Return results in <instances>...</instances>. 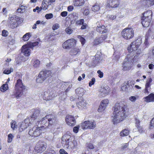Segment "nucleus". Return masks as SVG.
Masks as SVG:
<instances>
[{
    "instance_id": "obj_1",
    "label": "nucleus",
    "mask_w": 154,
    "mask_h": 154,
    "mask_svg": "<svg viewBox=\"0 0 154 154\" xmlns=\"http://www.w3.org/2000/svg\"><path fill=\"white\" fill-rule=\"evenodd\" d=\"M127 112L128 108L126 105L122 102L116 103L112 116L113 124H117L125 119L127 116Z\"/></svg>"
},
{
    "instance_id": "obj_2",
    "label": "nucleus",
    "mask_w": 154,
    "mask_h": 154,
    "mask_svg": "<svg viewBox=\"0 0 154 154\" xmlns=\"http://www.w3.org/2000/svg\"><path fill=\"white\" fill-rule=\"evenodd\" d=\"M73 138L68 134H65L61 138V143L63 147L68 151H72L77 146V142L73 140Z\"/></svg>"
},
{
    "instance_id": "obj_3",
    "label": "nucleus",
    "mask_w": 154,
    "mask_h": 154,
    "mask_svg": "<svg viewBox=\"0 0 154 154\" xmlns=\"http://www.w3.org/2000/svg\"><path fill=\"white\" fill-rule=\"evenodd\" d=\"M56 118L55 116L52 115H46L42 118L41 119V124L45 128H48L50 125H51L56 123Z\"/></svg>"
},
{
    "instance_id": "obj_4",
    "label": "nucleus",
    "mask_w": 154,
    "mask_h": 154,
    "mask_svg": "<svg viewBox=\"0 0 154 154\" xmlns=\"http://www.w3.org/2000/svg\"><path fill=\"white\" fill-rule=\"evenodd\" d=\"M15 89L12 94V96H14L17 98L20 97L22 95V91L25 89V86L22 82V80L20 79L17 80L15 84Z\"/></svg>"
},
{
    "instance_id": "obj_5",
    "label": "nucleus",
    "mask_w": 154,
    "mask_h": 154,
    "mask_svg": "<svg viewBox=\"0 0 154 154\" xmlns=\"http://www.w3.org/2000/svg\"><path fill=\"white\" fill-rule=\"evenodd\" d=\"M51 73L50 70H45L41 71L37 78V82L39 83L43 82L48 76L51 75Z\"/></svg>"
},
{
    "instance_id": "obj_6",
    "label": "nucleus",
    "mask_w": 154,
    "mask_h": 154,
    "mask_svg": "<svg viewBox=\"0 0 154 154\" xmlns=\"http://www.w3.org/2000/svg\"><path fill=\"white\" fill-rule=\"evenodd\" d=\"M122 36L126 40H129L133 38L134 32L132 28H128L124 29L122 32Z\"/></svg>"
},
{
    "instance_id": "obj_7",
    "label": "nucleus",
    "mask_w": 154,
    "mask_h": 154,
    "mask_svg": "<svg viewBox=\"0 0 154 154\" xmlns=\"http://www.w3.org/2000/svg\"><path fill=\"white\" fill-rule=\"evenodd\" d=\"M40 111L38 109L35 110L33 114L29 118L31 121H34L35 125L36 126H38L39 123H41L40 119L42 116L41 114L40 115Z\"/></svg>"
},
{
    "instance_id": "obj_8",
    "label": "nucleus",
    "mask_w": 154,
    "mask_h": 154,
    "mask_svg": "<svg viewBox=\"0 0 154 154\" xmlns=\"http://www.w3.org/2000/svg\"><path fill=\"white\" fill-rule=\"evenodd\" d=\"M133 61L132 57H131L130 55L128 54L127 57L125 59L123 70L125 71L130 69L132 67Z\"/></svg>"
},
{
    "instance_id": "obj_9",
    "label": "nucleus",
    "mask_w": 154,
    "mask_h": 154,
    "mask_svg": "<svg viewBox=\"0 0 154 154\" xmlns=\"http://www.w3.org/2000/svg\"><path fill=\"white\" fill-rule=\"evenodd\" d=\"M44 128L42 125L40 127H34L30 129L29 131V134L32 136L38 137L42 133V130L41 128Z\"/></svg>"
},
{
    "instance_id": "obj_10",
    "label": "nucleus",
    "mask_w": 154,
    "mask_h": 154,
    "mask_svg": "<svg viewBox=\"0 0 154 154\" xmlns=\"http://www.w3.org/2000/svg\"><path fill=\"white\" fill-rule=\"evenodd\" d=\"M80 126L83 129H94L96 126L95 122L92 121H85L81 124Z\"/></svg>"
},
{
    "instance_id": "obj_11",
    "label": "nucleus",
    "mask_w": 154,
    "mask_h": 154,
    "mask_svg": "<svg viewBox=\"0 0 154 154\" xmlns=\"http://www.w3.org/2000/svg\"><path fill=\"white\" fill-rule=\"evenodd\" d=\"M76 41L73 38L69 39L65 42L63 45V47L69 49L75 45Z\"/></svg>"
},
{
    "instance_id": "obj_12",
    "label": "nucleus",
    "mask_w": 154,
    "mask_h": 154,
    "mask_svg": "<svg viewBox=\"0 0 154 154\" xmlns=\"http://www.w3.org/2000/svg\"><path fill=\"white\" fill-rule=\"evenodd\" d=\"M32 125H33L35 126L34 121H31L29 118L26 119L24 121L22 122L20 125V128L23 130L26 129L29 126H30Z\"/></svg>"
},
{
    "instance_id": "obj_13",
    "label": "nucleus",
    "mask_w": 154,
    "mask_h": 154,
    "mask_svg": "<svg viewBox=\"0 0 154 154\" xmlns=\"http://www.w3.org/2000/svg\"><path fill=\"white\" fill-rule=\"evenodd\" d=\"M46 145L42 142H38L36 144L35 149L38 153H42L46 149Z\"/></svg>"
},
{
    "instance_id": "obj_14",
    "label": "nucleus",
    "mask_w": 154,
    "mask_h": 154,
    "mask_svg": "<svg viewBox=\"0 0 154 154\" xmlns=\"http://www.w3.org/2000/svg\"><path fill=\"white\" fill-rule=\"evenodd\" d=\"M109 103V101L107 99H105L102 100L98 108V112H101L103 111L106 108Z\"/></svg>"
},
{
    "instance_id": "obj_15",
    "label": "nucleus",
    "mask_w": 154,
    "mask_h": 154,
    "mask_svg": "<svg viewBox=\"0 0 154 154\" xmlns=\"http://www.w3.org/2000/svg\"><path fill=\"white\" fill-rule=\"evenodd\" d=\"M66 121L67 124L70 126H73L75 124V120L73 116L69 115L66 117Z\"/></svg>"
},
{
    "instance_id": "obj_16",
    "label": "nucleus",
    "mask_w": 154,
    "mask_h": 154,
    "mask_svg": "<svg viewBox=\"0 0 154 154\" xmlns=\"http://www.w3.org/2000/svg\"><path fill=\"white\" fill-rule=\"evenodd\" d=\"M30 48L27 46V44L23 45L21 48V54H23L26 57L29 56L31 52Z\"/></svg>"
},
{
    "instance_id": "obj_17",
    "label": "nucleus",
    "mask_w": 154,
    "mask_h": 154,
    "mask_svg": "<svg viewBox=\"0 0 154 154\" xmlns=\"http://www.w3.org/2000/svg\"><path fill=\"white\" fill-rule=\"evenodd\" d=\"M18 17L16 16H14L10 18L9 23L11 24V26L12 28H16L17 26V23Z\"/></svg>"
},
{
    "instance_id": "obj_18",
    "label": "nucleus",
    "mask_w": 154,
    "mask_h": 154,
    "mask_svg": "<svg viewBox=\"0 0 154 154\" xmlns=\"http://www.w3.org/2000/svg\"><path fill=\"white\" fill-rule=\"evenodd\" d=\"M98 23L96 30L98 32L102 34L106 33L107 31V29H106L105 26L102 24H100L99 22H97V24Z\"/></svg>"
},
{
    "instance_id": "obj_19",
    "label": "nucleus",
    "mask_w": 154,
    "mask_h": 154,
    "mask_svg": "<svg viewBox=\"0 0 154 154\" xmlns=\"http://www.w3.org/2000/svg\"><path fill=\"white\" fill-rule=\"evenodd\" d=\"M142 24L144 27H147L150 25L151 20V18L146 17L144 16H142L141 17Z\"/></svg>"
},
{
    "instance_id": "obj_20",
    "label": "nucleus",
    "mask_w": 154,
    "mask_h": 154,
    "mask_svg": "<svg viewBox=\"0 0 154 154\" xmlns=\"http://www.w3.org/2000/svg\"><path fill=\"white\" fill-rule=\"evenodd\" d=\"M109 92V89L108 86L103 87L100 89V93L99 94L100 97H104L106 96Z\"/></svg>"
},
{
    "instance_id": "obj_21",
    "label": "nucleus",
    "mask_w": 154,
    "mask_h": 154,
    "mask_svg": "<svg viewBox=\"0 0 154 154\" xmlns=\"http://www.w3.org/2000/svg\"><path fill=\"white\" fill-rule=\"evenodd\" d=\"M118 0H109L107 6L112 8H116L119 5Z\"/></svg>"
},
{
    "instance_id": "obj_22",
    "label": "nucleus",
    "mask_w": 154,
    "mask_h": 154,
    "mask_svg": "<svg viewBox=\"0 0 154 154\" xmlns=\"http://www.w3.org/2000/svg\"><path fill=\"white\" fill-rule=\"evenodd\" d=\"M134 43V42H132L130 46L128 47L127 49L129 52H132L137 50L138 48Z\"/></svg>"
},
{
    "instance_id": "obj_23",
    "label": "nucleus",
    "mask_w": 154,
    "mask_h": 154,
    "mask_svg": "<svg viewBox=\"0 0 154 154\" xmlns=\"http://www.w3.org/2000/svg\"><path fill=\"white\" fill-rule=\"evenodd\" d=\"M87 104L85 100L79 101L77 103V106L79 109L86 108L87 106Z\"/></svg>"
},
{
    "instance_id": "obj_24",
    "label": "nucleus",
    "mask_w": 154,
    "mask_h": 154,
    "mask_svg": "<svg viewBox=\"0 0 154 154\" xmlns=\"http://www.w3.org/2000/svg\"><path fill=\"white\" fill-rule=\"evenodd\" d=\"M144 98L145 99V101L147 102H154V94L151 93Z\"/></svg>"
},
{
    "instance_id": "obj_25",
    "label": "nucleus",
    "mask_w": 154,
    "mask_h": 154,
    "mask_svg": "<svg viewBox=\"0 0 154 154\" xmlns=\"http://www.w3.org/2000/svg\"><path fill=\"white\" fill-rule=\"evenodd\" d=\"M70 53V55L72 56H78L80 54V52L79 49L75 48L71 50Z\"/></svg>"
},
{
    "instance_id": "obj_26",
    "label": "nucleus",
    "mask_w": 154,
    "mask_h": 154,
    "mask_svg": "<svg viewBox=\"0 0 154 154\" xmlns=\"http://www.w3.org/2000/svg\"><path fill=\"white\" fill-rule=\"evenodd\" d=\"M40 43L38 42H29L27 44V46L33 49L34 47L38 46Z\"/></svg>"
},
{
    "instance_id": "obj_27",
    "label": "nucleus",
    "mask_w": 154,
    "mask_h": 154,
    "mask_svg": "<svg viewBox=\"0 0 154 154\" xmlns=\"http://www.w3.org/2000/svg\"><path fill=\"white\" fill-rule=\"evenodd\" d=\"M75 92L77 94L82 95L85 93V91L84 89L81 88H79L75 90Z\"/></svg>"
},
{
    "instance_id": "obj_28",
    "label": "nucleus",
    "mask_w": 154,
    "mask_h": 154,
    "mask_svg": "<svg viewBox=\"0 0 154 154\" xmlns=\"http://www.w3.org/2000/svg\"><path fill=\"white\" fill-rule=\"evenodd\" d=\"M152 11L151 10H149L145 12L143 14V16L146 17H147V18H152Z\"/></svg>"
},
{
    "instance_id": "obj_29",
    "label": "nucleus",
    "mask_w": 154,
    "mask_h": 154,
    "mask_svg": "<svg viewBox=\"0 0 154 154\" xmlns=\"http://www.w3.org/2000/svg\"><path fill=\"white\" fill-rule=\"evenodd\" d=\"M84 3V0H75L74 5L76 6H80L82 5Z\"/></svg>"
},
{
    "instance_id": "obj_30",
    "label": "nucleus",
    "mask_w": 154,
    "mask_h": 154,
    "mask_svg": "<svg viewBox=\"0 0 154 154\" xmlns=\"http://www.w3.org/2000/svg\"><path fill=\"white\" fill-rule=\"evenodd\" d=\"M55 35L54 33L49 34L46 36L47 39L49 41L54 40L55 39Z\"/></svg>"
},
{
    "instance_id": "obj_31",
    "label": "nucleus",
    "mask_w": 154,
    "mask_h": 154,
    "mask_svg": "<svg viewBox=\"0 0 154 154\" xmlns=\"http://www.w3.org/2000/svg\"><path fill=\"white\" fill-rule=\"evenodd\" d=\"M129 133V131L128 129H125L122 131L120 133V135L122 137L127 136Z\"/></svg>"
},
{
    "instance_id": "obj_32",
    "label": "nucleus",
    "mask_w": 154,
    "mask_h": 154,
    "mask_svg": "<svg viewBox=\"0 0 154 154\" xmlns=\"http://www.w3.org/2000/svg\"><path fill=\"white\" fill-rule=\"evenodd\" d=\"M150 86L148 84H146L145 89L143 91L145 94H148L149 93L150 89Z\"/></svg>"
},
{
    "instance_id": "obj_33",
    "label": "nucleus",
    "mask_w": 154,
    "mask_h": 154,
    "mask_svg": "<svg viewBox=\"0 0 154 154\" xmlns=\"http://www.w3.org/2000/svg\"><path fill=\"white\" fill-rule=\"evenodd\" d=\"M100 9V8L99 5L97 3H96L92 7L91 9L93 11L96 12L98 11Z\"/></svg>"
},
{
    "instance_id": "obj_34",
    "label": "nucleus",
    "mask_w": 154,
    "mask_h": 154,
    "mask_svg": "<svg viewBox=\"0 0 154 154\" xmlns=\"http://www.w3.org/2000/svg\"><path fill=\"white\" fill-rule=\"evenodd\" d=\"M133 42L135 43H134L137 45V47L138 48L139 45L141 43L142 38H139Z\"/></svg>"
},
{
    "instance_id": "obj_35",
    "label": "nucleus",
    "mask_w": 154,
    "mask_h": 154,
    "mask_svg": "<svg viewBox=\"0 0 154 154\" xmlns=\"http://www.w3.org/2000/svg\"><path fill=\"white\" fill-rule=\"evenodd\" d=\"M31 35V33L30 32H28L26 33L24 35L23 37V40L24 41H27Z\"/></svg>"
},
{
    "instance_id": "obj_36",
    "label": "nucleus",
    "mask_w": 154,
    "mask_h": 154,
    "mask_svg": "<svg viewBox=\"0 0 154 154\" xmlns=\"http://www.w3.org/2000/svg\"><path fill=\"white\" fill-rule=\"evenodd\" d=\"M16 123L15 121H12L11 122V128L13 130L17 128V126Z\"/></svg>"
},
{
    "instance_id": "obj_37",
    "label": "nucleus",
    "mask_w": 154,
    "mask_h": 154,
    "mask_svg": "<svg viewBox=\"0 0 154 154\" xmlns=\"http://www.w3.org/2000/svg\"><path fill=\"white\" fill-rule=\"evenodd\" d=\"M8 85L7 84H4L1 87L0 90L2 92H4L8 89Z\"/></svg>"
},
{
    "instance_id": "obj_38",
    "label": "nucleus",
    "mask_w": 154,
    "mask_h": 154,
    "mask_svg": "<svg viewBox=\"0 0 154 154\" xmlns=\"http://www.w3.org/2000/svg\"><path fill=\"white\" fill-rule=\"evenodd\" d=\"M102 42V40H101V39L100 37L97 38L94 40V45H97Z\"/></svg>"
},
{
    "instance_id": "obj_39",
    "label": "nucleus",
    "mask_w": 154,
    "mask_h": 154,
    "mask_svg": "<svg viewBox=\"0 0 154 154\" xmlns=\"http://www.w3.org/2000/svg\"><path fill=\"white\" fill-rule=\"evenodd\" d=\"M154 34V29H149L148 32L147 34V35L150 36H151Z\"/></svg>"
},
{
    "instance_id": "obj_40",
    "label": "nucleus",
    "mask_w": 154,
    "mask_h": 154,
    "mask_svg": "<svg viewBox=\"0 0 154 154\" xmlns=\"http://www.w3.org/2000/svg\"><path fill=\"white\" fill-rule=\"evenodd\" d=\"M8 143H11L13 140L14 136H13L12 134H10L8 135Z\"/></svg>"
},
{
    "instance_id": "obj_41",
    "label": "nucleus",
    "mask_w": 154,
    "mask_h": 154,
    "mask_svg": "<svg viewBox=\"0 0 154 154\" xmlns=\"http://www.w3.org/2000/svg\"><path fill=\"white\" fill-rule=\"evenodd\" d=\"M126 83V87L127 89V90H128V88L130 87V85L131 86H132V84L133 85H134V81H130V82L129 81H127L126 82H125Z\"/></svg>"
},
{
    "instance_id": "obj_42",
    "label": "nucleus",
    "mask_w": 154,
    "mask_h": 154,
    "mask_svg": "<svg viewBox=\"0 0 154 154\" xmlns=\"http://www.w3.org/2000/svg\"><path fill=\"white\" fill-rule=\"evenodd\" d=\"M25 6L23 5H21L20 8H18L17 10V11L19 13H23L25 11Z\"/></svg>"
},
{
    "instance_id": "obj_43",
    "label": "nucleus",
    "mask_w": 154,
    "mask_h": 154,
    "mask_svg": "<svg viewBox=\"0 0 154 154\" xmlns=\"http://www.w3.org/2000/svg\"><path fill=\"white\" fill-rule=\"evenodd\" d=\"M44 1L45 0H44L42 2V7L43 10H45L47 9L48 7V6L45 2H44Z\"/></svg>"
},
{
    "instance_id": "obj_44",
    "label": "nucleus",
    "mask_w": 154,
    "mask_h": 154,
    "mask_svg": "<svg viewBox=\"0 0 154 154\" xmlns=\"http://www.w3.org/2000/svg\"><path fill=\"white\" fill-rule=\"evenodd\" d=\"M40 61L37 60H35L33 62V66L34 67H37L40 64Z\"/></svg>"
},
{
    "instance_id": "obj_45",
    "label": "nucleus",
    "mask_w": 154,
    "mask_h": 154,
    "mask_svg": "<svg viewBox=\"0 0 154 154\" xmlns=\"http://www.w3.org/2000/svg\"><path fill=\"white\" fill-rule=\"evenodd\" d=\"M13 71V68H11L10 69H5L3 72V73L5 74H8L10 73L11 72H12Z\"/></svg>"
},
{
    "instance_id": "obj_46",
    "label": "nucleus",
    "mask_w": 154,
    "mask_h": 154,
    "mask_svg": "<svg viewBox=\"0 0 154 154\" xmlns=\"http://www.w3.org/2000/svg\"><path fill=\"white\" fill-rule=\"evenodd\" d=\"M66 32L68 34H70L72 32L73 30L70 27H68L65 29Z\"/></svg>"
},
{
    "instance_id": "obj_47",
    "label": "nucleus",
    "mask_w": 154,
    "mask_h": 154,
    "mask_svg": "<svg viewBox=\"0 0 154 154\" xmlns=\"http://www.w3.org/2000/svg\"><path fill=\"white\" fill-rule=\"evenodd\" d=\"M84 23V20L83 19H81L76 21V23L77 25L83 24Z\"/></svg>"
},
{
    "instance_id": "obj_48",
    "label": "nucleus",
    "mask_w": 154,
    "mask_h": 154,
    "mask_svg": "<svg viewBox=\"0 0 154 154\" xmlns=\"http://www.w3.org/2000/svg\"><path fill=\"white\" fill-rule=\"evenodd\" d=\"M45 17L46 19H49L52 18L53 15L52 13L48 14H46Z\"/></svg>"
},
{
    "instance_id": "obj_49",
    "label": "nucleus",
    "mask_w": 154,
    "mask_h": 154,
    "mask_svg": "<svg viewBox=\"0 0 154 154\" xmlns=\"http://www.w3.org/2000/svg\"><path fill=\"white\" fill-rule=\"evenodd\" d=\"M121 89L123 91H126L127 90L126 87V82H124L122 85Z\"/></svg>"
},
{
    "instance_id": "obj_50",
    "label": "nucleus",
    "mask_w": 154,
    "mask_h": 154,
    "mask_svg": "<svg viewBox=\"0 0 154 154\" xmlns=\"http://www.w3.org/2000/svg\"><path fill=\"white\" fill-rule=\"evenodd\" d=\"M135 126H137L140 125V121L138 119L137 116H135Z\"/></svg>"
},
{
    "instance_id": "obj_51",
    "label": "nucleus",
    "mask_w": 154,
    "mask_h": 154,
    "mask_svg": "<svg viewBox=\"0 0 154 154\" xmlns=\"http://www.w3.org/2000/svg\"><path fill=\"white\" fill-rule=\"evenodd\" d=\"M95 81V79L94 78H93L91 80V81L89 83V86L91 87L92 85H94Z\"/></svg>"
},
{
    "instance_id": "obj_52",
    "label": "nucleus",
    "mask_w": 154,
    "mask_h": 154,
    "mask_svg": "<svg viewBox=\"0 0 154 154\" xmlns=\"http://www.w3.org/2000/svg\"><path fill=\"white\" fill-rule=\"evenodd\" d=\"M79 127V125L74 127L73 128V131L74 132L76 133H77L78 132Z\"/></svg>"
},
{
    "instance_id": "obj_53",
    "label": "nucleus",
    "mask_w": 154,
    "mask_h": 154,
    "mask_svg": "<svg viewBox=\"0 0 154 154\" xmlns=\"http://www.w3.org/2000/svg\"><path fill=\"white\" fill-rule=\"evenodd\" d=\"M59 27V24L57 23L54 24L52 27V29L53 30H55L58 29Z\"/></svg>"
},
{
    "instance_id": "obj_54",
    "label": "nucleus",
    "mask_w": 154,
    "mask_h": 154,
    "mask_svg": "<svg viewBox=\"0 0 154 154\" xmlns=\"http://www.w3.org/2000/svg\"><path fill=\"white\" fill-rule=\"evenodd\" d=\"M151 124L150 125V128H154V118L152 119L151 121Z\"/></svg>"
},
{
    "instance_id": "obj_55",
    "label": "nucleus",
    "mask_w": 154,
    "mask_h": 154,
    "mask_svg": "<svg viewBox=\"0 0 154 154\" xmlns=\"http://www.w3.org/2000/svg\"><path fill=\"white\" fill-rule=\"evenodd\" d=\"M119 58V56L118 55H116L112 59V61L114 62H116L118 61Z\"/></svg>"
},
{
    "instance_id": "obj_56",
    "label": "nucleus",
    "mask_w": 154,
    "mask_h": 154,
    "mask_svg": "<svg viewBox=\"0 0 154 154\" xmlns=\"http://www.w3.org/2000/svg\"><path fill=\"white\" fill-rule=\"evenodd\" d=\"M8 32L5 30H3L2 31V35L3 36H6L8 35Z\"/></svg>"
},
{
    "instance_id": "obj_57",
    "label": "nucleus",
    "mask_w": 154,
    "mask_h": 154,
    "mask_svg": "<svg viewBox=\"0 0 154 154\" xmlns=\"http://www.w3.org/2000/svg\"><path fill=\"white\" fill-rule=\"evenodd\" d=\"M97 73L98 74V76L100 78H102L103 76V73L101 72L100 70L97 71Z\"/></svg>"
},
{
    "instance_id": "obj_58",
    "label": "nucleus",
    "mask_w": 154,
    "mask_h": 154,
    "mask_svg": "<svg viewBox=\"0 0 154 154\" xmlns=\"http://www.w3.org/2000/svg\"><path fill=\"white\" fill-rule=\"evenodd\" d=\"M59 152L60 154H68L63 149H60Z\"/></svg>"
},
{
    "instance_id": "obj_59",
    "label": "nucleus",
    "mask_w": 154,
    "mask_h": 154,
    "mask_svg": "<svg viewBox=\"0 0 154 154\" xmlns=\"http://www.w3.org/2000/svg\"><path fill=\"white\" fill-rule=\"evenodd\" d=\"M54 96V95L53 96V95H51V94H50V95L46 97V99L47 100H52L53 97Z\"/></svg>"
},
{
    "instance_id": "obj_60",
    "label": "nucleus",
    "mask_w": 154,
    "mask_h": 154,
    "mask_svg": "<svg viewBox=\"0 0 154 154\" xmlns=\"http://www.w3.org/2000/svg\"><path fill=\"white\" fill-rule=\"evenodd\" d=\"M129 100L132 102H134L136 100V98L135 96H131L129 98Z\"/></svg>"
},
{
    "instance_id": "obj_61",
    "label": "nucleus",
    "mask_w": 154,
    "mask_h": 154,
    "mask_svg": "<svg viewBox=\"0 0 154 154\" xmlns=\"http://www.w3.org/2000/svg\"><path fill=\"white\" fill-rule=\"evenodd\" d=\"M107 37V36L106 35H102L100 38L101 39V40H102L103 42V41Z\"/></svg>"
},
{
    "instance_id": "obj_62",
    "label": "nucleus",
    "mask_w": 154,
    "mask_h": 154,
    "mask_svg": "<svg viewBox=\"0 0 154 154\" xmlns=\"http://www.w3.org/2000/svg\"><path fill=\"white\" fill-rule=\"evenodd\" d=\"M67 14V12L66 11H64L62 12L61 13V15L63 17H65L66 16Z\"/></svg>"
},
{
    "instance_id": "obj_63",
    "label": "nucleus",
    "mask_w": 154,
    "mask_h": 154,
    "mask_svg": "<svg viewBox=\"0 0 154 154\" xmlns=\"http://www.w3.org/2000/svg\"><path fill=\"white\" fill-rule=\"evenodd\" d=\"M87 146L90 149H92L94 148V146L93 144L91 143H90L88 144Z\"/></svg>"
},
{
    "instance_id": "obj_64",
    "label": "nucleus",
    "mask_w": 154,
    "mask_h": 154,
    "mask_svg": "<svg viewBox=\"0 0 154 154\" xmlns=\"http://www.w3.org/2000/svg\"><path fill=\"white\" fill-rule=\"evenodd\" d=\"M89 11L88 9H86L84 10L83 12V14L85 15H87L89 14Z\"/></svg>"
}]
</instances>
